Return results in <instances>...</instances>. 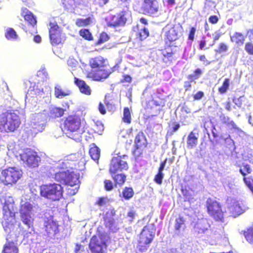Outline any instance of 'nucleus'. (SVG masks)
Returning <instances> with one entry per match:
<instances>
[{"instance_id": "obj_16", "label": "nucleus", "mask_w": 253, "mask_h": 253, "mask_svg": "<svg viewBox=\"0 0 253 253\" xmlns=\"http://www.w3.org/2000/svg\"><path fill=\"white\" fill-rule=\"evenodd\" d=\"M142 7L145 13L154 14L158 11V2L156 0H144Z\"/></svg>"}, {"instance_id": "obj_46", "label": "nucleus", "mask_w": 253, "mask_h": 253, "mask_svg": "<svg viewBox=\"0 0 253 253\" xmlns=\"http://www.w3.org/2000/svg\"><path fill=\"white\" fill-rule=\"evenodd\" d=\"M107 198L106 197H99L95 203V205L99 207L105 206L107 203Z\"/></svg>"}, {"instance_id": "obj_5", "label": "nucleus", "mask_w": 253, "mask_h": 253, "mask_svg": "<svg viewBox=\"0 0 253 253\" xmlns=\"http://www.w3.org/2000/svg\"><path fill=\"white\" fill-rule=\"evenodd\" d=\"M40 195L52 201H59L63 197V188L55 183L43 184L40 186Z\"/></svg>"}, {"instance_id": "obj_27", "label": "nucleus", "mask_w": 253, "mask_h": 253, "mask_svg": "<svg viewBox=\"0 0 253 253\" xmlns=\"http://www.w3.org/2000/svg\"><path fill=\"white\" fill-rule=\"evenodd\" d=\"M22 15L24 16L25 20L33 26L36 24L37 20L36 18L27 8L23 9Z\"/></svg>"}, {"instance_id": "obj_48", "label": "nucleus", "mask_w": 253, "mask_h": 253, "mask_svg": "<svg viewBox=\"0 0 253 253\" xmlns=\"http://www.w3.org/2000/svg\"><path fill=\"white\" fill-rule=\"evenodd\" d=\"M228 46L224 43H220L219 45V47L216 51L219 53H221L223 52H226L228 50Z\"/></svg>"}, {"instance_id": "obj_18", "label": "nucleus", "mask_w": 253, "mask_h": 253, "mask_svg": "<svg viewBox=\"0 0 253 253\" xmlns=\"http://www.w3.org/2000/svg\"><path fill=\"white\" fill-rule=\"evenodd\" d=\"M181 192L184 197V202H188L190 203L195 201L194 198L195 192L189 186L182 185L181 187Z\"/></svg>"}, {"instance_id": "obj_26", "label": "nucleus", "mask_w": 253, "mask_h": 253, "mask_svg": "<svg viewBox=\"0 0 253 253\" xmlns=\"http://www.w3.org/2000/svg\"><path fill=\"white\" fill-rule=\"evenodd\" d=\"M89 154L92 159L98 161L100 156V151L94 143H92L90 145Z\"/></svg>"}, {"instance_id": "obj_20", "label": "nucleus", "mask_w": 253, "mask_h": 253, "mask_svg": "<svg viewBox=\"0 0 253 253\" xmlns=\"http://www.w3.org/2000/svg\"><path fill=\"white\" fill-rule=\"evenodd\" d=\"M198 137V132L195 129L189 134L187 140V147L188 148L192 149L197 145Z\"/></svg>"}, {"instance_id": "obj_54", "label": "nucleus", "mask_w": 253, "mask_h": 253, "mask_svg": "<svg viewBox=\"0 0 253 253\" xmlns=\"http://www.w3.org/2000/svg\"><path fill=\"white\" fill-rule=\"evenodd\" d=\"M167 161V159H166L164 161L160 163V166L158 169V171L159 172H163V170L164 169L166 162Z\"/></svg>"}, {"instance_id": "obj_31", "label": "nucleus", "mask_w": 253, "mask_h": 253, "mask_svg": "<svg viewBox=\"0 0 253 253\" xmlns=\"http://www.w3.org/2000/svg\"><path fill=\"white\" fill-rule=\"evenodd\" d=\"M71 93L70 90L68 89L63 90L59 85H57L55 86L54 95L56 98H62L65 96L69 95Z\"/></svg>"}, {"instance_id": "obj_23", "label": "nucleus", "mask_w": 253, "mask_h": 253, "mask_svg": "<svg viewBox=\"0 0 253 253\" xmlns=\"http://www.w3.org/2000/svg\"><path fill=\"white\" fill-rule=\"evenodd\" d=\"M44 226L48 235L55 234L58 231V225L52 220L48 219L45 222Z\"/></svg>"}, {"instance_id": "obj_15", "label": "nucleus", "mask_w": 253, "mask_h": 253, "mask_svg": "<svg viewBox=\"0 0 253 253\" xmlns=\"http://www.w3.org/2000/svg\"><path fill=\"white\" fill-rule=\"evenodd\" d=\"M61 130L66 136L75 140H79L82 134L84 132V127H61Z\"/></svg>"}, {"instance_id": "obj_19", "label": "nucleus", "mask_w": 253, "mask_h": 253, "mask_svg": "<svg viewBox=\"0 0 253 253\" xmlns=\"http://www.w3.org/2000/svg\"><path fill=\"white\" fill-rule=\"evenodd\" d=\"M247 209V207L242 203L239 202L234 203L230 207V212L234 217H236L244 212Z\"/></svg>"}, {"instance_id": "obj_7", "label": "nucleus", "mask_w": 253, "mask_h": 253, "mask_svg": "<svg viewBox=\"0 0 253 253\" xmlns=\"http://www.w3.org/2000/svg\"><path fill=\"white\" fill-rule=\"evenodd\" d=\"M22 176L21 171L15 167H8L0 171V181L5 185L15 184Z\"/></svg>"}, {"instance_id": "obj_29", "label": "nucleus", "mask_w": 253, "mask_h": 253, "mask_svg": "<svg viewBox=\"0 0 253 253\" xmlns=\"http://www.w3.org/2000/svg\"><path fill=\"white\" fill-rule=\"evenodd\" d=\"M134 192L132 187H125L123 189L122 193L120 194V197L122 199L128 200L134 196Z\"/></svg>"}, {"instance_id": "obj_4", "label": "nucleus", "mask_w": 253, "mask_h": 253, "mask_svg": "<svg viewBox=\"0 0 253 253\" xmlns=\"http://www.w3.org/2000/svg\"><path fill=\"white\" fill-rule=\"evenodd\" d=\"M89 64L91 67L95 69V73H89L88 77L92 78L94 80L101 81L102 79H105L111 73V71L105 69L108 62L106 59L101 56L90 59Z\"/></svg>"}, {"instance_id": "obj_13", "label": "nucleus", "mask_w": 253, "mask_h": 253, "mask_svg": "<svg viewBox=\"0 0 253 253\" xmlns=\"http://www.w3.org/2000/svg\"><path fill=\"white\" fill-rule=\"evenodd\" d=\"M49 30V37L51 43L52 45H57L61 43L63 40L64 36L59 27L56 23H50Z\"/></svg>"}, {"instance_id": "obj_28", "label": "nucleus", "mask_w": 253, "mask_h": 253, "mask_svg": "<svg viewBox=\"0 0 253 253\" xmlns=\"http://www.w3.org/2000/svg\"><path fill=\"white\" fill-rule=\"evenodd\" d=\"M18 249L13 242L7 241L4 245L2 253H18Z\"/></svg>"}, {"instance_id": "obj_63", "label": "nucleus", "mask_w": 253, "mask_h": 253, "mask_svg": "<svg viewBox=\"0 0 253 253\" xmlns=\"http://www.w3.org/2000/svg\"><path fill=\"white\" fill-rule=\"evenodd\" d=\"M225 123L227 124L228 126H235L234 123L229 118L226 119V121H225Z\"/></svg>"}, {"instance_id": "obj_43", "label": "nucleus", "mask_w": 253, "mask_h": 253, "mask_svg": "<svg viewBox=\"0 0 253 253\" xmlns=\"http://www.w3.org/2000/svg\"><path fill=\"white\" fill-rule=\"evenodd\" d=\"M139 35L140 40L142 41L149 36V31L146 28L143 27L139 32Z\"/></svg>"}, {"instance_id": "obj_12", "label": "nucleus", "mask_w": 253, "mask_h": 253, "mask_svg": "<svg viewBox=\"0 0 253 253\" xmlns=\"http://www.w3.org/2000/svg\"><path fill=\"white\" fill-rule=\"evenodd\" d=\"M148 142L143 131H139L134 139V150L133 153L136 157H139L143 150L147 146Z\"/></svg>"}, {"instance_id": "obj_52", "label": "nucleus", "mask_w": 253, "mask_h": 253, "mask_svg": "<svg viewBox=\"0 0 253 253\" xmlns=\"http://www.w3.org/2000/svg\"><path fill=\"white\" fill-rule=\"evenodd\" d=\"M67 64L69 66L76 67L78 64V62L75 59L73 58H69L67 60Z\"/></svg>"}, {"instance_id": "obj_37", "label": "nucleus", "mask_w": 253, "mask_h": 253, "mask_svg": "<svg viewBox=\"0 0 253 253\" xmlns=\"http://www.w3.org/2000/svg\"><path fill=\"white\" fill-rule=\"evenodd\" d=\"M185 220L182 216H179L175 219L174 228L176 231H179L182 226L184 224Z\"/></svg>"}, {"instance_id": "obj_33", "label": "nucleus", "mask_w": 253, "mask_h": 253, "mask_svg": "<svg viewBox=\"0 0 253 253\" xmlns=\"http://www.w3.org/2000/svg\"><path fill=\"white\" fill-rule=\"evenodd\" d=\"M5 36L7 40L11 41L15 40L18 38V35H17L16 32L11 28H8L6 30Z\"/></svg>"}, {"instance_id": "obj_25", "label": "nucleus", "mask_w": 253, "mask_h": 253, "mask_svg": "<svg viewBox=\"0 0 253 253\" xmlns=\"http://www.w3.org/2000/svg\"><path fill=\"white\" fill-rule=\"evenodd\" d=\"M81 125V119L77 116H70L64 121V126H80Z\"/></svg>"}, {"instance_id": "obj_38", "label": "nucleus", "mask_w": 253, "mask_h": 253, "mask_svg": "<svg viewBox=\"0 0 253 253\" xmlns=\"http://www.w3.org/2000/svg\"><path fill=\"white\" fill-rule=\"evenodd\" d=\"M244 235L246 240L251 244L253 243V229H248L244 232Z\"/></svg>"}, {"instance_id": "obj_47", "label": "nucleus", "mask_w": 253, "mask_h": 253, "mask_svg": "<svg viewBox=\"0 0 253 253\" xmlns=\"http://www.w3.org/2000/svg\"><path fill=\"white\" fill-rule=\"evenodd\" d=\"M109 40V36L106 33H102L99 37L98 41H97V43L98 44H100L102 43H103Z\"/></svg>"}, {"instance_id": "obj_57", "label": "nucleus", "mask_w": 253, "mask_h": 253, "mask_svg": "<svg viewBox=\"0 0 253 253\" xmlns=\"http://www.w3.org/2000/svg\"><path fill=\"white\" fill-rule=\"evenodd\" d=\"M209 22L212 24H215L217 22L218 19L216 16H211L209 18Z\"/></svg>"}, {"instance_id": "obj_17", "label": "nucleus", "mask_w": 253, "mask_h": 253, "mask_svg": "<svg viewBox=\"0 0 253 253\" xmlns=\"http://www.w3.org/2000/svg\"><path fill=\"white\" fill-rule=\"evenodd\" d=\"M131 12L126 8L120 14L119 17L117 18V20L114 22V26H123L126 23V21L130 19Z\"/></svg>"}, {"instance_id": "obj_1", "label": "nucleus", "mask_w": 253, "mask_h": 253, "mask_svg": "<svg viewBox=\"0 0 253 253\" xmlns=\"http://www.w3.org/2000/svg\"><path fill=\"white\" fill-rule=\"evenodd\" d=\"M72 162L73 161L70 160H64L49 169L51 174L54 173L55 181L70 186H75L80 183L79 175L70 171V169H72Z\"/></svg>"}, {"instance_id": "obj_55", "label": "nucleus", "mask_w": 253, "mask_h": 253, "mask_svg": "<svg viewBox=\"0 0 253 253\" xmlns=\"http://www.w3.org/2000/svg\"><path fill=\"white\" fill-rule=\"evenodd\" d=\"M196 32V29L195 28L192 27L190 31V33L189 35V39L193 41L194 39V35Z\"/></svg>"}, {"instance_id": "obj_64", "label": "nucleus", "mask_w": 253, "mask_h": 253, "mask_svg": "<svg viewBox=\"0 0 253 253\" xmlns=\"http://www.w3.org/2000/svg\"><path fill=\"white\" fill-rule=\"evenodd\" d=\"M200 60L202 61V62H207V65H208V64H210V62L208 61L206 58V56L205 55H201L200 57Z\"/></svg>"}, {"instance_id": "obj_2", "label": "nucleus", "mask_w": 253, "mask_h": 253, "mask_svg": "<svg viewBox=\"0 0 253 253\" xmlns=\"http://www.w3.org/2000/svg\"><path fill=\"white\" fill-rule=\"evenodd\" d=\"M2 206V226L7 232L14 225L15 213L14 211V202L11 197H3Z\"/></svg>"}, {"instance_id": "obj_41", "label": "nucleus", "mask_w": 253, "mask_h": 253, "mask_svg": "<svg viewBox=\"0 0 253 253\" xmlns=\"http://www.w3.org/2000/svg\"><path fill=\"white\" fill-rule=\"evenodd\" d=\"M123 120L127 123H130L131 122L130 113L128 108H125L124 110Z\"/></svg>"}, {"instance_id": "obj_42", "label": "nucleus", "mask_w": 253, "mask_h": 253, "mask_svg": "<svg viewBox=\"0 0 253 253\" xmlns=\"http://www.w3.org/2000/svg\"><path fill=\"white\" fill-rule=\"evenodd\" d=\"M104 189L107 191H112L114 187V185L110 180L105 179L104 181Z\"/></svg>"}, {"instance_id": "obj_6", "label": "nucleus", "mask_w": 253, "mask_h": 253, "mask_svg": "<svg viewBox=\"0 0 253 253\" xmlns=\"http://www.w3.org/2000/svg\"><path fill=\"white\" fill-rule=\"evenodd\" d=\"M207 212L216 221L223 222L224 219V211L221 204L216 200L209 198L206 201Z\"/></svg>"}, {"instance_id": "obj_40", "label": "nucleus", "mask_w": 253, "mask_h": 253, "mask_svg": "<svg viewBox=\"0 0 253 253\" xmlns=\"http://www.w3.org/2000/svg\"><path fill=\"white\" fill-rule=\"evenodd\" d=\"M81 36L86 40L90 41L92 40V36L89 31L87 29H82L80 31Z\"/></svg>"}, {"instance_id": "obj_61", "label": "nucleus", "mask_w": 253, "mask_h": 253, "mask_svg": "<svg viewBox=\"0 0 253 253\" xmlns=\"http://www.w3.org/2000/svg\"><path fill=\"white\" fill-rule=\"evenodd\" d=\"M131 81V77L129 75H125L124 79L122 81V83L126 82L130 83Z\"/></svg>"}, {"instance_id": "obj_24", "label": "nucleus", "mask_w": 253, "mask_h": 253, "mask_svg": "<svg viewBox=\"0 0 253 253\" xmlns=\"http://www.w3.org/2000/svg\"><path fill=\"white\" fill-rule=\"evenodd\" d=\"M169 29V27L166 26L164 30L166 31L165 35L167 37V39L169 42H172L176 40L178 38V33L174 27H172L170 29Z\"/></svg>"}, {"instance_id": "obj_3", "label": "nucleus", "mask_w": 253, "mask_h": 253, "mask_svg": "<svg viewBox=\"0 0 253 253\" xmlns=\"http://www.w3.org/2000/svg\"><path fill=\"white\" fill-rule=\"evenodd\" d=\"M156 228L154 223H148L139 235L137 248L142 253L147 250L155 236Z\"/></svg>"}, {"instance_id": "obj_58", "label": "nucleus", "mask_w": 253, "mask_h": 253, "mask_svg": "<svg viewBox=\"0 0 253 253\" xmlns=\"http://www.w3.org/2000/svg\"><path fill=\"white\" fill-rule=\"evenodd\" d=\"M135 215V212L133 211H129L127 213V216L130 217V221H132Z\"/></svg>"}, {"instance_id": "obj_44", "label": "nucleus", "mask_w": 253, "mask_h": 253, "mask_svg": "<svg viewBox=\"0 0 253 253\" xmlns=\"http://www.w3.org/2000/svg\"><path fill=\"white\" fill-rule=\"evenodd\" d=\"M164 174L163 172H158L157 174L155 175L154 181L155 183L159 185H161L162 183V180L164 178Z\"/></svg>"}, {"instance_id": "obj_30", "label": "nucleus", "mask_w": 253, "mask_h": 253, "mask_svg": "<svg viewBox=\"0 0 253 253\" xmlns=\"http://www.w3.org/2000/svg\"><path fill=\"white\" fill-rule=\"evenodd\" d=\"M230 40L232 42H235L238 46H241L243 45L245 38L242 33L235 32L233 35L230 36Z\"/></svg>"}, {"instance_id": "obj_35", "label": "nucleus", "mask_w": 253, "mask_h": 253, "mask_svg": "<svg viewBox=\"0 0 253 253\" xmlns=\"http://www.w3.org/2000/svg\"><path fill=\"white\" fill-rule=\"evenodd\" d=\"M63 4L67 11L72 12L76 6L74 0H63Z\"/></svg>"}, {"instance_id": "obj_11", "label": "nucleus", "mask_w": 253, "mask_h": 253, "mask_svg": "<svg viewBox=\"0 0 253 253\" xmlns=\"http://www.w3.org/2000/svg\"><path fill=\"white\" fill-rule=\"evenodd\" d=\"M21 122L15 112H5L0 115V126H19Z\"/></svg>"}, {"instance_id": "obj_45", "label": "nucleus", "mask_w": 253, "mask_h": 253, "mask_svg": "<svg viewBox=\"0 0 253 253\" xmlns=\"http://www.w3.org/2000/svg\"><path fill=\"white\" fill-rule=\"evenodd\" d=\"M90 22L91 19L89 17L85 19L78 20L76 22V24L79 26H83L89 24Z\"/></svg>"}, {"instance_id": "obj_22", "label": "nucleus", "mask_w": 253, "mask_h": 253, "mask_svg": "<svg viewBox=\"0 0 253 253\" xmlns=\"http://www.w3.org/2000/svg\"><path fill=\"white\" fill-rule=\"evenodd\" d=\"M75 83L78 86L82 93L86 95L90 94L91 89L90 87L87 85L84 81L80 80L78 78H75Z\"/></svg>"}, {"instance_id": "obj_49", "label": "nucleus", "mask_w": 253, "mask_h": 253, "mask_svg": "<svg viewBox=\"0 0 253 253\" xmlns=\"http://www.w3.org/2000/svg\"><path fill=\"white\" fill-rule=\"evenodd\" d=\"M245 50L251 55H253V44L251 42L246 43L245 47Z\"/></svg>"}, {"instance_id": "obj_39", "label": "nucleus", "mask_w": 253, "mask_h": 253, "mask_svg": "<svg viewBox=\"0 0 253 253\" xmlns=\"http://www.w3.org/2000/svg\"><path fill=\"white\" fill-rule=\"evenodd\" d=\"M229 79H225L222 85L219 88L218 91L220 93H225L228 90L229 86Z\"/></svg>"}, {"instance_id": "obj_21", "label": "nucleus", "mask_w": 253, "mask_h": 253, "mask_svg": "<svg viewBox=\"0 0 253 253\" xmlns=\"http://www.w3.org/2000/svg\"><path fill=\"white\" fill-rule=\"evenodd\" d=\"M109 173L115 182V186L118 185L119 187H122L126 182V176L124 173Z\"/></svg>"}, {"instance_id": "obj_36", "label": "nucleus", "mask_w": 253, "mask_h": 253, "mask_svg": "<svg viewBox=\"0 0 253 253\" xmlns=\"http://www.w3.org/2000/svg\"><path fill=\"white\" fill-rule=\"evenodd\" d=\"M104 225L109 229H112L115 227V220L114 218H109L107 216L103 217Z\"/></svg>"}, {"instance_id": "obj_56", "label": "nucleus", "mask_w": 253, "mask_h": 253, "mask_svg": "<svg viewBox=\"0 0 253 253\" xmlns=\"http://www.w3.org/2000/svg\"><path fill=\"white\" fill-rule=\"evenodd\" d=\"M204 93L202 91H198L194 96L195 100H200L204 96Z\"/></svg>"}, {"instance_id": "obj_51", "label": "nucleus", "mask_w": 253, "mask_h": 253, "mask_svg": "<svg viewBox=\"0 0 253 253\" xmlns=\"http://www.w3.org/2000/svg\"><path fill=\"white\" fill-rule=\"evenodd\" d=\"M242 97H240L238 98H234L233 99V102L238 107H241L242 105Z\"/></svg>"}, {"instance_id": "obj_9", "label": "nucleus", "mask_w": 253, "mask_h": 253, "mask_svg": "<svg viewBox=\"0 0 253 253\" xmlns=\"http://www.w3.org/2000/svg\"><path fill=\"white\" fill-rule=\"evenodd\" d=\"M33 208L31 203L26 202L21 205L19 210L20 216L22 222L29 228L33 225L34 221L32 216Z\"/></svg>"}, {"instance_id": "obj_59", "label": "nucleus", "mask_w": 253, "mask_h": 253, "mask_svg": "<svg viewBox=\"0 0 253 253\" xmlns=\"http://www.w3.org/2000/svg\"><path fill=\"white\" fill-rule=\"evenodd\" d=\"M81 251H84V247L80 244H77L76 245L75 251L76 253H82Z\"/></svg>"}, {"instance_id": "obj_60", "label": "nucleus", "mask_w": 253, "mask_h": 253, "mask_svg": "<svg viewBox=\"0 0 253 253\" xmlns=\"http://www.w3.org/2000/svg\"><path fill=\"white\" fill-rule=\"evenodd\" d=\"M98 109L102 114H105L106 113L105 107L101 103H99Z\"/></svg>"}, {"instance_id": "obj_10", "label": "nucleus", "mask_w": 253, "mask_h": 253, "mask_svg": "<svg viewBox=\"0 0 253 253\" xmlns=\"http://www.w3.org/2000/svg\"><path fill=\"white\" fill-rule=\"evenodd\" d=\"M20 159L27 166L31 168L38 167L40 158L37 153L31 149H26L20 154Z\"/></svg>"}, {"instance_id": "obj_53", "label": "nucleus", "mask_w": 253, "mask_h": 253, "mask_svg": "<svg viewBox=\"0 0 253 253\" xmlns=\"http://www.w3.org/2000/svg\"><path fill=\"white\" fill-rule=\"evenodd\" d=\"M42 75L44 76L45 79L47 78L48 74H47V72H46V70L44 68L42 69L38 72V76H41Z\"/></svg>"}, {"instance_id": "obj_34", "label": "nucleus", "mask_w": 253, "mask_h": 253, "mask_svg": "<svg viewBox=\"0 0 253 253\" xmlns=\"http://www.w3.org/2000/svg\"><path fill=\"white\" fill-rule=\"evenodd\" d=\"M102 229V227H98L97 229L96 233L93 236H96L97 239L98 240L100 239V242L106 241V238L108 237L107 233L103 232L101 229Z\"/></svg>"}, {"instance_id": "obj_50", "label": "nucleus", "mask_w": 253, "mask_h": 253, "mask_svg": "<svg viewBox=\"0 0 253 253\" xmlns=\"http://www.w3.org/2000/svg\"><path fill=\"white\" fill-rule=\"evenodd\" d=\"M132 128H129L127 130H125L124 128L121 130V134L122 136L123 137H126V135H129L130 133L132 132Z\"/></svg>"}, {"instance_id": "obj_14", "label": "nucleus", "mask_w": 253, "mask_h": 253, "mask_svg": "<svg viewBox=\"0 0 253 253\" xmlns=\"http://www.w3.org/2000/svg\"><path fill=\"white\" fill-rule=\"evenodd\" d=\"M88 246L92 253H105L107 249L106 241L100 242L96 236L91 237Z\"/></svg>"}, {"instance_id": "obj_32", "label": "nucleus", "mask_w": 253, "mask_h": 253, "mask_svg": "<svg viewBox=\"0 0 253 253\" xmlns=\"http://www.w3.org/2000/svg\"><path fill=\"white\" fill-rule=\"evenodd\" d=\"M50 115L52 118L61 117L64 112V110L61 108L51 106L49 108Z\"/></svg>"}, {"instance_id": "obj_62", "label": "nucleus", "mask_w": 253, "mask_h": 253, "mask_svg": "<svg viewBox=\"0 0 253 253\" xmlns=\"http://www.w3.org/2000/svg\"><path fill=\"white\" fill-rule=\"evenodd\" d=\"M211 133L214 138L218 137L219 136V133L216 130V127H212Z\"/></svg>"}, {"instance_id": "obj_8", "label": "nucleus", "mask_w": 253, "mask_h": 253, "mask_svg": "<svg viewBox=\"0 0 253 253\" xmlns=\"http://www.w3.org/2000/svg\"><path fill=\"white\" fill-rule=\"evenodd\" d=\"M128 157L126 155H119L112 158L109 165V172L118 173L128 169Z\"/></svg>"}]
</instances>
